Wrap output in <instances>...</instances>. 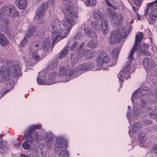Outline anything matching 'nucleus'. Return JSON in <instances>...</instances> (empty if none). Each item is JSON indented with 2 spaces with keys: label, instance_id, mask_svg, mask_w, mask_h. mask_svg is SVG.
Returning a JSON list of instances; mask_svg holds the SVG:
<instances>
[{
  "label": "nucleus",
  "instance_id": "57",
  "mask_svg": "<svg viewBox=\"0 0 157 157\" xmlns=\"http://www.w3.org/2000/svg\"><path fill=\"white\" fill-rule=\"evenodd\" d=\"M128 109H131V107H130V106H128Z\"/></svg>",
  "mask_w": 157,
  "mask_h": 157
},
{
  "label": "nucleus",
  "instance_id": "2",
  "mask_svg": "<svg viewBox=\"0 0 157 157\" xmlns=\"http://www.w3.org/2000/svg\"><path fill=\"white\" fill-rule=\"evenodd\" d=\"M119 52V50L118 48H114L112 52L113 57L110 59L109 55L106 52L100 51L96 59L97 65L101 66L105 64H106L107 67L113 66L116 63L118 54Z\"/></svg>",
  "mask_w": 157,
  "mask_h": 157
},
{
  "label": "nucleus",
  "instance_id": "3",
  "mask_svg": "<svg viewBox=\"0 0 157 157\" xmlns=\"http://www.w3.org/2000/svg\"><path fill=\"white\" fill-rule=\"evenodd\" d=\"M51 41V38L48 37L44 39L42 43L41 42L38 40L33 42L29 48V54L31 55L35 60H40V57L37 53L38 49L42 47L45 50L46 48H47L50 46Z\"/></svg>",
  "mask_w": 157,
  "mask_h": 157
},
{
  "label": "nucleus",
  "instance_id": "50",
  "mask_svg": "<svg viewBox=\"0 0 157 157\" xmlns=\"http://www.w3.org/2000/svg\"><path fill=\"white\" fill-rule=\"evenodd\" d=\"M133 11H134V12L135 13H138V11L139 10V8H136L134 6H132Z\"/></svg>",
  "mask_w": 157,
  "mask_h": 157
},
{
  "label": "nucleus",
  "instance_id": "28",
  "mask_svg": "<svg viewBox=\"0 0 157 157\" xmlns=\"http://www.w3.org/2000/svg\"><path fill=\"white\" fill-rule=\"evenodd\" d=\"M146 101H147L148 103L150 105L152 103H155L157 102V97L155 94V95H152L149 96V98H148Z\"/></svg>",
  "mask_w": 157,
  "mask_h": 157
},
{
  "label": "nucleus",
  "instance_id": "8",
  "mask_svg": "<svg viewBox=\"0 0 157 157\" xmlns=\"http://www.w3.org/2000/svg\"><path fill=\"white\" fill-rule=\"evenodd\" d=\"M41 128V124L31 125L29 126L27 130L25 131L24 133V137L29 139L31 141H39L40 135H39L38 133H34V132L35 130L39 129Z\"/></svg>",
  "mask_w": 157,
  "mask_h": 157
},
{
  "label": "nucleus",
  "instance_id": "14",
  "mask_svg": "<svg viewBox=\"0 0 157 157\" xmlns=\"http://www.w3.org/2000/svg\"><path fill=\"white\" fill-rule=\"evenodd\" d=\"M144 89L143 87L140 88L136 90L132 95L131 99L132 102L134 98L136 99H143L144 98H145V97L147 98L148 95V91L146 88Z\"/></svg>",
  "mask_w": 157,
  "mask_h": 157
},
{
  "label": "nucleus",
  "instance_id": "24",
  "mask_svg": "<svg viewBox=\"0 0 157 157\" xmlns=\"http://www.w3.org/2000/svg\"><path fill=\"white\" fill-rule=\"evenodd\" d=\"M16 6L20 9H25L28 5L27 0H15Z\"/></svg>",
  "mask_w": 157,
  "mask_h": 157
},
{
  "label": "nucleus",
  "instance_id": "48",
  "mask_svg": "<svg viewBox=\"0 0 157 157\" xmlns=\"http://www.w3.org/2000/svg\"><path fill=\"white\" fill-rule=\"evenodd\" d=\"M84 45H85V44L83 43H82L79 46V48H78V49L76 50H75V53H76V51L78 52V51H79L80 50H82V49L83 48V47L84 46Z\"/></svg>",
  "mask_w": 157,
  "mask_h": 157
},
{
  "label": "nucleus",
  "instance_id": "13",
  "mask_svg": "<svg viewBox=\"0 0 157 157\" xmlns=\"http://www.w3.org/2000/svg\"><path fill=\"white\" fill-rule=\"evenodd\" d=\"M144 34L140 32L138 34H136L135 36V42L134 46L131 50L129 57L130 59L133 58V56L138 47H141L140 43L143 39Z\"/></svg>",
  "mask_w": 157,
  "mask_h": 157
},
{
  "label": "nucleus",
  "instance_id": "30",
  "mask_svg": "<svg viewBox=\"0 0 157 157\" xmlns=\"http://www.w3.org/2000/svg\"><path fill=\"white\" fill-rule=\"evenodd\" d=\"M141 125L139 123H136L133 124L132 126V131L134 133H135L140 131Z\"/></svg>",
  "mask_w": 157,
  "mask_h": 157
},
{
  "label": "nucleus",
  "instance_id": "44",
  "mask_svg": "<svg viewBox=\"0 0 157 157\" xmlns=\"http://www.w3.org/2000/svg\"><path fill=\"white\" fill-rule=\"evenodd\" d=\"M38 84L40 85L44 84L45 82V79L43 77V78H38L37 79Z\"/></svg>",
  "mask_w": 157,
  "mask_h": 157
},
{
  "label": "nucleus",
  "instance_id": "12",
  "mask_svg": "<svg viewBox=\"0 0 157 157\" xmlns=\"http://www.w3.org/2000/svg\"><path fill=\"white\" fill-rule=\"evenodd\" d=\"M74 20L70 17H65L63 20V25L64 27L62 34L64 38L66 37L67 34L70 32L72 28L75 24Z\"/></svg>",
  "mask_w": 157,
  "mask_h": 157
},
{
  "label": "nucleus",
  "instance_id": "42",
  "mask_svg": "<svg viewBox=\"0 0 157 157\" xmlns=\"http://www.w3.org/2000/svg\"><path fill=\"white\" fill-rule=\"evenodd\" d=\"M77 56V57H75L72 60L71 64H72V66L75 65L76 63H77L78 62V59L81 58H79L78 57V53Z\"/></svg>",
  "mask_w": 157,
  "mask_h": 157
},
{
  "label": "nucleus",
  "instance_id": "4",
  "mask_svg": "<svg viewBox=\"0 0 157 157\" xmlns=\"http://www.w3.org/2000/svg\"><path fill=\"white\" fill-rule=\"evenodd\" d=\"M130 29L123 27L121 29H118L112 31L110 34L109 39L111 44H118L122 40L126 38L129 35Z\"/></svg>",
  "mask_w": 157,
  "mask_h": 157
},
{
  "label": "nucleus",
  "instance_id": "52",
  "mask_svg": "<svg viewBox=\"0 0 157 157\" xmlns=\"http://www.w3.org/2000/svg\"><path fill=\"white\" fill-rule=\"evenodd\" d=\"M136 14L137 15L136 17H137V20H141L140 18V16L139 14L138 13H136Z\"/></svg>",
  "mask_w": 157,
  "mask_h": 157
},
{
  "label": "nucleus",
  "instance_id": "64",
  "mask_svg": "<svg viewBox=\"0 0 157 157\" xmlns=\"http://www.w3.org/2000/svg\"><path fill=\"white\" fill-rule=\"evenodd\" d=\"M136 113L137 115V113Z\"/></svg>",
  "mask_w": 157,
  "mask_h": 157
},
{
  "label": "nucleus",
  "instance_id": "33",
  "mask_svg": "<svg viewBox=\"0 0 157 157\" xmlns=\"http://www.w3.org/2000/svg\"><path fill=\"white\" fill-rule=\"evenodd\" d=\"M5 13L2 8L0 10V20L5 22H7L8 20L6 18Z\"/></svg>",
  "mask_w": 157,
  "mask_h": 157
},
{
  "label": "nucleus",
  "instance_id": "11",
  "mask_svg": "<svg viewBox=\"0 0 157 157\" xmlns=\"http://www.w3.org/2000/svg\"><path fill=\"white\" fill-rule=\"evenodd\" d=\"M109 11V18L111 22L114 21V24L118 27L121 26L124 18L120 14H117L116 12L110 8L108 9Z\"/></svg>",
  "mask_w": 157,
  "mask_h": 157
},
{
  "label": "nucleus",
  "instance_id": "26",
  "mask_svg": "<svg viewBox=\"0 0 157 157\" xmlns=\"http://www.w3.org/2000/svg\"><path fill=\"white\" fill-rule=\"evenodd\" d=\"M25 138L27 140L25 141L22 144V147L25 150H29L31 148V143L37 142L39 141H31L28 138H27L26 137H25Z\"/></svg>",
  "mask_w": 157,
  "mask_h": 157
},
{
  "label": "nucleus",
  "instance_id": "55",
  "mask_svg": "<svg viewBox=\"0 0 157 157\" xmlns=\"http://www.w3.org/2000/svg\"><path fill=\"white\" fill-rule=\"evenodd\" d=\"M5 136V134H2L1 135H0V137L1 138L3 136Z\"/></svg>",
  "mask_w": 157,
  "mask_h": 157
},
{
  "label": "nucleus",
  "instance_id": "7",
  "mask_svg": "<svg viewBox=\"0 0 157 157\" xmlns=\"http://www.w3.org/2000/svg\"><path fill=\"white\" fill-rule=\"evenodd\" d=\"M72 2L71 0H63L61 10L63 13L73 18L78 17V11L77 10H74Z\"/></svg>",
  "mask_w": 157,
  "mask_h": 157
},
{
  "label": "nucleus",
  "instance_id": "47",
  "mask_svg": "<svg viewBox=\"0 0 157 157\" xmlns=\"http://www.w3.org/2000/svg\"><path fill=\"white\" fill-rule=\"evenodd\" d=\"M0 144H1L0 145V149L1 148H3L4 147L6 144V142L1 140L0 141Z\"/></svg>",
  "mask_w": 157,
  "mask_h": 157
},
{
  "label": "nucleus",
  "instance_id": "20",
  "mask_svg": "<svg viewBox=\"0 0 157 157\" xmlns=\"http://www.w3.org/2000/svg\"><path fill=\"white\" fill-rule=\"evenodd\" d=\"M36 28V27L35 26H33L32 28L30 27L28 29L25 36L24 39L20 43V45L21 47H23L24 44H25L27 41L26 40L27 36L30 37L33 34L35 31Z\"/></svg>",
  "mask_w": 157,
  "mask_h": 157
},
{
  "label": "nucleus",
  "instance_id": "54",
  "mask_svg": "<svg viewBox=\"0 0 157 157\" xmlns=\"http://www.w3.org/2000/svg\"><path fill=\"white\" fill-rule=\"evenodd\" d=\"M20 145V143H18L17 144H16L15 145L16 146H17V147H19Z\"/></svg>",
  "mask_w": 157,
  "mask_h": 157
},
{
  "label": "nucleus",
  "instance_id": "25",
  "mask_svg": "<svg viewBox=\"0 0 157 157\" xmlns=\"http://www.w3.org/2000/svg\"><path fill=\"white\" fill-rule=\"evenodd\" d=\"M9 43V40L6 39L4 34L0 33V44L2 47H5Z\"/></svg>",
  "mask_w": 157,
  "mask_h": 157
},
{
  "label": "nucleus",
  "instance_id": "19",
  "mask_svg": "<svg viewBox=\"0 0 157 157\" xmlns=\"http://www.w3.org/2000/svg\"><path fill=\"white\" fill-rule=\"evenodd\" d=\"M67 143H65L61 139H58L55 144V150L58 152L61 150H67Z\"/></svg>",
  "mask_w": 157,
  "mask_h": 157
},
{
  "label": "nucleus",
  "instance_id": "6",
  "mask_svg": "<svg viewBox=\"0 0 157 157\" xmlns=\"http://www.w3.org/2000/svg\"><path fill=\"white\" fill-rule=\"evenodd\" d=\"M50 27L52 28L51 31L52 33V44L53 45L56 41H58L64 38L62 34L63 30L62 24L59 20L56 19L51 22Z\"/></svg>",
  "mask_w": 157,
  "mask_h": 157
},
{
  "label": "nucleus",
  "instance_id": "39",
  "mask_svg": "<svg viewBox=\"0 0 157 157\" xmlns=\"http://www.w3.org/2000/svg\"><path fill=\"white\" fill-rule=\"evenodd\" d=\"M69 155L68 152L65 150H62L59 154V157H68Z\"/></svg>",
  "mask_w": 157,
  "mask_h": 157
},
{
  "label": "nucleus",
  "instance_id": "17",
  "mask_svg": "<svg viewBox=\"0 0 157 157\" xmlns=\"http://www.w3.org/2000/svg\"><path fill=\"white\" fill-rule=\"evenodd\" d=\"M94 67L93 63L91 62L87 63H84L80 65L75 69V72L85 71L90 70Z\"/></svg>",
  "mask_w": 157,
  "mask_h": 157
},
{
  "label": "nucleus",
  "instance_id": "62",
  "mask_svg": "<svg viewBox=\"0 0 157 157\" xmlns=\"http://www.w3.org/2000/svg\"><path fill=\"white\" fill-rule=\"evenodd\" d=\"M128 133H129V134H130V131H129Z\"/></svg>",
  "mask_w": 157,
  "mask_h": 157
},
{
  "label": "nucleus",
  "instance_id": "63",
  "mask_svg": "<svg viewBox=\"0 0 157 157\" xmlns=\"http://www.w3.org/2000/svg\"><path fill=\"white\" fill-rule=\"evenodd\" d=\"M52 84V83H50V84H49L48 85H50V84Z\"/></svg>",
  "mask_w": 157,
  "mask_h": 157
},
{
  "label": "nucleus",
  "instance_id": "41",
  "mask_svg": "<svg viewBox=\"0 0 157 157\" xmlns=\"http://www.w3.org/2000/svg\"><path fill=\"white\" fill-rule=\"evenodd\" d=\"M54 140L52 138H50L46 140L47 146L48 148L52 147L53 144Z\"/></svg>",
  "mask_w": 157,
  "mask_h": 157
},
{
  "label": "nucleus",
  "instance_id": "16",
  "mask_svg": "<svg viewBox=\"0 0 157 157\" xmlns=\"http://www.w3.org/2000/svg\"><path fill=\"white\" fill-rule=\"evenodd\" d=\"M59 71V75H63V77L66 78V81H68L71 79V77L73 74V71H71L68 67H62L60 68Z\"/></svg>",
  "mask_w": 157,
  "mask_h": 157
},
{
  "label": "nucleus",
  "instance_id": "53",
  "mask_svg": "<svg viewBox=\"0 0 157 157\" xmlns=\"http://www.w3.org/2000/svg\"><path fill=\"white\" fill-rule=\"evenodd\" d=\"M21 157H29V156L23 154H20Z\"/></svg>",
  "mask_w": 157,
  "mask_h": 157
},
{
  "label": "nucleus",
  "instance_id": "5",
  "mask_svg": "<svg viewBox=\"0 0 157 157\" xmlns=\"http://www.w3.org/2000/svg\"><path fill=\"white\" fill-rule=\"evenodd\" d=\"M157 0L146 4L144 13V16L146 17L149 23L152 24L157 17Z\"/></svg>",
  "mask_w": 157,
  "mask_h": 157
},
{
  "label": "nucleus",
  "instance_id": "27",
  "mask_svg": "<svg viewBox=\"0 0 157 157\" xmlns=\"http://www.w3.org/2000/svg\"><path fill=\"white\" fill-rule=\"evenodd\" d=\"M93 17L97 21L102 20V15L101 12L98 10H96L94 11L93 13Z\"/></svg>",
  "mask_w": 157,
  "mask_h": 157
},
{
  "label": "nucleus",
  "instance_id": "61",
  "mask_svg": "<svg viewBox=\"0 0 157 157\" xmlns=\"http://www.w3.org/2000/svg\"><path fill=\"white\" fill-rule=\"evenodd\" d=\"M3 96V95L2 94V96H1V97H2Z\"/></svg>",
  "mask_w": 157,
  "mask_h": 157
},
{
  "label": "nucleus",
  "instance_id": "43",
  "mask_svg": "<svg viewBox=\"0 0 157 157\" xmlns=\"http://www.w3.org/2000/svg\"><path fill=\"white\" fill-rule=\"evenodd\" d=\"M134 4L137 7H140L143 1V0H133Z\"/></svg>",
  "mask_w": 157,
  "mask_h": 157
},
{
  "label": "nucleus",
  "instance_id": "36",
  "mask_svg": "<svg viewBox=\"0 0 157 157\" xmlns=\"http://www.w3.org/2000/svg\"><path fill=\"white\" fill-rule=\"evenodd\" d=\"M7 22H5V25L2 26L1 28V30L4 33L6 34H9V30L8 29V26L7 25Z\"/></svg>",
  "mask_w": 157,
  "mask_h": 157
},
{
  "label": "nucleus",
  "instance_id": "18",
  "mask_svg": "<svg viewBox=\"0 0 157 157\" xmlns=\"http://www.w3.org/2000/svg\"><path fill=\"white\" fill-rule=\"evenodd\" d=\"M142 63L146 69H152L154 68L155 65L154 61L152 59L147 57H145L143 59Z\"/></svg>",
  "mask_w": 157,
  "mask_h": 157
},
{
  "label": "nucleus",
  "instance_id": "1",
  "mask_svg": "<svg viewBox=\"0 0 157 157\" xmlns=\"http://www.w3.org/2000/svg\"><path fill=\"white\" fill-rule=\"evenodd\" d=\"M9 60L5 59L2 61L0 58V82L7 80L10 75L12 78H15L20 75L21 71L18 65H15L12 67H6Z\"/></svg>",
  "mask_w": 157,
  "mask_h": 157
},
{
  "label": "nucleus",
  "instance_id": "15",
  "mask_svg": "<svg viewBox=\"0 0 157 157\" xmlns=\"http://www.w3.org/2000/svg\"><path fill=\"white\" fill-rule=\"evenodd\" d=\"M6 15L9 16H13L15 17L18 16L19 14L18 11L15 10L14 6L11 4L6 5L1 8Z\"/></svg>",
  "mask_w": 157,
  "mask_h": 157
},
{
  "label": "nucleus",
  "instance_id": "35",
  "mask_svg": "<svg viewBox=\"0 0 157 157\" xmlns=\"http://www.w3.org/2000/svg\"><path fill=\"white\" fill-rule=\"evenodd\" d=\"M57 65V62L56 61H52L50 63L47 67L48 70H53L56 67Z\"/></svg>",
  "mask_w": 157,
  "mask_h": 157
},
{
  "label": "nucleus",
  "instance_id": "10",
  "mask_svg": "<svg viewBox=\"0 0 157 157\" xmlns=\"http://www.w3.org/2000/svg\"><path fill=\"white\" fill-rule=\"evenodd\" d=\"M129 57V55L128 57V61L125 64L122 70L121 71L119 74L118 77L120 81H123L130 78L129 72L132 63L131 60L133 59L134 57H133V58L132 59H130Z\"/></svg>",
  "mask_w": 157,
  "mask_h": 157
},
{
  "label": "nucleus",
  "instance_id": "23",
  "mask_svg": "<svg viewBox=\"0 0 157 157\" xmlns=\"http://www.w3.org/2000/svg\"><path fill=\"white\" fill-rule=\"evenodd\" d=\"M140 110L143 113L147 112L150 110V106L146 100H142Z\"/></svg>",
  "mask_w": 157,
  "mask_h": 157
},
{
  "label": "nucleus",
  "instance_id": "40",
  "mask_svg": "<svg viewBox=\"0 0 157 157\" xmlns=\"http://www.w3.org/2000/svg\"><path fill=\"white\" fill-rule=\"evenodd\" d=\"M136 50H137L139 51L140 52H142L146 56H150L151 53L148 50H145L144 49L143 50V48H141V47H138L137 48H136Z\"/></svg>",
  "mask_w": 157,
  "mask_h": 157
},
{
  "label": "nucleus",
  "instance_id": "60",
  "mask_svg": "<svg viewBox=\"0 0 157 157\" xmlns=\"http://www.w3.org/2000/svg\"><path fill=\"white\" fill-rule=\"evenodd\" d=\"M129 114V112H127V114Z\"/></svg>",
  "mask_w": 157,
  "mask_h": 157
},
{
  "label": "nucleus",
  "instance_id": "37",
  "mask_svg": "<svg viewBox=\"0 0 157 157\" xmlns=\"http://www.w3.org/2000/svg\"><path fill=\"white\" fill-rule=\"evenodd\" d=\"M48 2H45L41 4L39 9L45 12V11L48 9Z\"/></svg>",
  "mask_w": 157,
  "mask_h": 157
},
{
  "label": "nucleus",
  "instance_id": "45",
  "mask_svg": "<svg viewBox=\"0 0 157 157\" xmlns=\"http://www.w3.org/2000/svg\"><path fill=\"white\" fill-rule=\"evenodd\" d=\"M152 123V121L151 120L149 119H145L143 121V124L144 125L147 126L151 124Z\"/></svg>",
  "mask_w": 157,
  "mask_h": 157
},
{
  "label": "nucleus",
  "instance_id": "58",
  "mask_svg": "<svg viewBox=\"0 0 157 157\" xmlns=\"http://www.w3.org/2000/svg\"><path fill=\"white\" fill-rule=\"evenodd\" d=\"M155 129L157 130V124H156V126H155Z\"/></svg>",
  "mask_w": 157,
  "mask_h": 157
},
{
  "label": "nucleus",
  "instance_id": "49",
  "mask_svg": "<svg viewBox=\"0 0 157 157\" xmlns=\"http://www.w3.org/2000/svg\"><path fill=\"white\" fill-rule=\"evenodd\" d=\"M56 0H48L49 3L52 6H53L55 3Z\"/></svg>",
  "mask_w": 157,
  "mask_h": 157
},
{
  "label": "nucleus",
  "instance_id": "32",
  "mask_svg": "<svg viewBox=\"0 0 157 157\" xmlns=\"http://www.w3.org/2000/svg\"><path fill=\"white\" fill-rule=\"evenodd\" d=\"M97 42L95 40H91L88 43L87 46L92 48H95L97 47Z\"/></svg>",
  "mask_w": 157,
  "mask_h": 157
},
{
  "label": "nucleus",
  "instance_id": "46",
  "mask_svg": "<svg viewBox=\"0 0 157 157\" xmlns=\"http://www.w3.org/2000/svg\"><path fill=\"white\" fill-rule=\"evenodd\" d=\"M78 45V43L76 41H75L73 44L71 45V49L73 50Z\"/></svg>",
  "mask_w": 157,
  "mask_h": 157
},
{
  "label": "nucleus",
  "instance_id": "22",
  "mask_svg": "<svg viewBox=\"0 0 157 157\" xmlns=\"http://www.w3.org/2000/svg\"><path fill=\"white\" fill-rule=\"evenodd\" d=\"M93 55L92 52L89 50L86 51L83 49L80 50L78 52L79 58H81L84 56L87 59H89L92 58Z\"/></svg>",
  "mask_w": 157,
  "mask_h": 157
},
{
  "label": "nucleus",
  "instance_id": "29",
  "mask_svg": "<svg viewBox=\"0 0 157 157\" xmlns=\"http://www.w3.org/2000/svg\"><path fill=\"white\" fill-rule=\"evenodd\" d=\"M69 51L67 50V47L65 46L63 49L61 50L59 54V58L61 59L64 57L68 52Z\"/></svg>",
  "mask_w": 157,
  "mask_h": 157
},
{
  "label": "nucleus",
  "instance_id": "9",
  "mask_svg": "<svg viewBox=\"0 0 157 157\" xmlns=\"http://www.w3.org/2000/svg\"><path fill=\"white\" fill-rule=\"evenodd\" d=\"M108 25V23L107 20L104 19L101 21H92L91 22L90 26L95 30L98 31L101 30L103 33L106 35L109 32Z\"/></svg>",
  "mask_w": 157,
  "mask_h": 157
},
{
  "label": "nucleus",
  "instance_id": "59",
  "mask_svg": "<svg viewBox=\"0 0 157 157\" xmlns=\"http://www.w3.org/2000/svg\"><path fill=\"white\" fill-rule=\"evenodd\" d=\"M42 0H36V1H37V2H40V1H41Z\"/></svg>",
  "mask_w": 157,
  "mask_h": 157
},
{
  "label": "nucleus",
  "instance_id": "21",
  "mask_svg": "<svg viewBox=\"0 0 157 157\" xmlns=\"http://www.w3.org/2000/svg\"><path fill=\"white\" fill-rule=\"evenodd\" d=\"M84 34L88 37L97 39L98 36L96 32L89 27H85L83 29Z\"/></svg>",
  "mask_w": 157,
  "mask_h": 157
},
{
  "label": "nucleus",
  "instance_id": "38",
  "mask_svg": "<svg viewBox=\"0 0 157 157\" xmlns=\"http://www.w3.org/2000/svg\"><path fill=\"white\" fill-rule=\"evenodd\" d=\"M139 140L141 144L145 142L146 141V138L145 135L142 133H140L139 136Z\"/></svg>",
  "mask_w": 157,
  "mask_h": 157
},
{
  "label": "nucleus",
  "instance_id": "56",
  "mask_svg": "<svg viewBox=\"0 0 157 157\" xmlns=\"http://www.w3.org/2000/svg\"><path fill=\"white\" fill-rule=\"evenodd\" d=\"M74 54L73 53H71V58H72L73 57H74Z\"/></svg>",
  "mask_w": 157,
  "mask_h": 157
},
{
  "label": "nucleus",
  "instance_id": "51",
  "mask_svg": "<svg viewBox=\"0 0 157 157\" xmlns=\"http://www.w3.org/2000/svg\"><path fill=\"white\" fill-rule=\"evenodd\" d=\"M143 46L144 47V48H146V49H147L149 48V45L148 44L144 43L143 44Z\"/></svg>",
  "mask_w": 157,
  "mask_h": 157
},
{
  "label": "nucleus",
  "instance_id": "31",
  "mask_svg": "<svg viewBox=\"0 0 157 157\" xmlns=\"http://www.w3.org/2000/svg\"><path fill=\"white\" fill-rule=\"evenodd\" d=\"M45 13V12L44 11L39 9H37L36 13V18L38 20L40 19L43 17Z\"/></svg>",
  "mask_w": 157,
  "mask_h": 157
},
{
  "label": "nucleus",
  "instance_id": "34",
  "mask_svg": "<svg viewBox=\"0 0 157 157\" xmlns=\"http://www.w3.org/2000/svg\"><path fill=\"white\" fill-rule=\"evenodd\" d=\"M87 6H94L96 4L95 0H82Z\"/></svg>",
  "mask_w": 157,
  "mask_h": 157
}]
</instances>
